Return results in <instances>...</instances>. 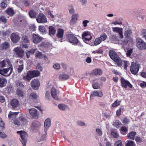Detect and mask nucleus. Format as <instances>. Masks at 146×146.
Listing matches in <instances>:
<instances>
[{"label": "nucleus", "instance_id": "obj_1", "mask_svg": "<svg viewBox=\"0 0 146 146\" xmlns=\"http://www.w3.org/2000/svg\"><path fill=\"white\" fill-rule=\"evenodd\" d=\"M40 74L38 70L29 71L27 75L23 77V79L26 81L29 82L33 78L39 76Z\"/></svg>", "mask_w": 146, "mask_h": 146}, {"label": "nucleus", "instance_id": "obj_2", "mask_svg": "<svg viewBox=\"0 0 146 146\" xmlns=\"http://www.w3.org/2000/svg\"><path fill=\"white\" fill-rule=\"evenodd\" d=\"M109 55L110 58L115 62L119 66L122 65V62L121 58L119 57L117 53L114 51L111 50L109 51Z\"/></svg>", "mask_w": 146, "mask_h": 146}, {"label": "nucleus", "instance_id": "obj_3", "mask_svg": "<svg viewBox=\"0 0 146 146\" xmlns=\"http://www.w3.org/2000/svg\"><path fill=\"white\" fill-rule=\"evenodd\" d=\"M132 30L130 29H126L124 31V35L125 39L124 42L126 44H130L133 42L132 38L131 37Z\"/></svg>", "mask_w": 146, "mask_h": 146}, {"label": "nucleus", "instance_id": "obj_4", "mask_svg": "<svg viewBox=\"0 0 146 146\" xmlns=\"http://www.w3.org/2000/svg\"><path fill=\"white\" fill-rule=\"evenodd\" d=\"M17 133L20 136V141L23 146H26L27 142V138L28 137L27 134L25 131L22 130L17 131Z\"/></svg>", "mask_w": 146, "mask_h": 146}, {"label": "nucleus", "instance_id": "obj_5", "mask_svg": "<svg viewBox=\"0 0 146 146\" xmlns=\"http://www.w3.org/2000/svg\"><path fill=\"white\" fill-rule=\"evenodd\" d=\"M66 40L70 43L76 45L79 42L77 38L74 35L72 34H68L66 36Z\"/></svg>", "mask_w": 146, "mask_h": 146}, {"label": "nucleus", "instance_id": "obj_6", "mask_svg": "<svg viewBox=\"0 0 146 146\" xmlns=\"http://www.w3.org/2000/svg\"><path fill=\"white\" fill-rule=\"evenodd\" d=\"M137 46L139 49H145L146 46V43L140 38L136 39Z\"/></svg>", "mask_w": 146, "mask_h": 146}, {"label": "nucleus", "instance_id": "obj_7", "mask_svg": "<svg viewBox=\"0 0 146 146\" xmlns=\"http://www.w3.org/2000/svg\"><path fill=\"white\" fill-rule=\"evenodd\" d=\"M38 23H44L47 22V18L42 13H40L36 19Z\"/></svg>", "mask_w": 146, "mask_h": 146}, {"label": "nucleus", "instance_id": "obj_8", "mask_svg": "<svg viewBox=\"0 0 146 146\" xmlns=\"http://www.w3.org/2000/svg\"><path fill=\"white\" fill-rule=\"evenodd\" d=\"M43 38L38 34L33 33L32 34V39L33 43L37 44L42 40Z\"/></svg>", "mask_w": 146, "mask_h": 146}, {"label": "nucleus", "instance_id": "obj_9", "mask_svg": "<svg viewBox=\"0 0 146 146\" xmlns=\"http://www.w3.org/2000/svg\"><path fill=\"white\" fill-rule=\"evenodd\" d=\"M139 65L135 62H132L131 63L130 68V70L131 73L134 74H137L139 70Z\"/></svg>", "mask_w": 146, "mask_h": 146}, {"label": "nucleus", "instance_id": "obj_10", "mask_svg": "<svg viewBox=\"0 0 146 146\" xmlns=\"http://www.w3.org/2000/svg\"><path fill=\"white\" fill-rule=\"evenodd\" d=\"M82 38L84 41L86 42L89 41L92 38L90 33L88 31L84 32L82 34Z\"/></svg>", "mask_w": 146, "mask_h": 146}, {"label": "nucleus", "instance_id": "obj_11", "mask_svg": "<svg viewBox=\"0 0 146 146\" xmlns=\"http://www.w3.org/2000/svg\"><path fill=\"white\" fill-rule=\"evenodd\" d=\"M112 28L113 32L117 33L119 34L120 38L122 39L123 38V28L118 27H112Z\"/></svg>", "mask_w": 146, "mask_h": 146}, {"label": "nucleus", "instance_id": "obj_12", "mask_svg": "<svg viewBox=\"0 0 146 146\" xmlns=\"http://www.w3.org/2000/svg\"><path fill=\"white\" fill-rule=\"evenodd\" d=\"M121 82L122 86L125 88H126L127 86L130 88L133 87V86L127 80H125L124 78L121 77Z\"/></svg>", "mask_w": 146, "mask_h": 146}, {"label": "nucleus", "instance_id": "obj_13", "mask_svg": "<svg viewBox=\"0 0 146 146\" xmlns=\"http://www.w3.org/2000/svg\"><path fill=\"white\" fill-rule=\"evenodd\" d=\"M31 86L33 89L36 90L39 88L40 84L38 80H33L31 81Z\"/></svg>", "mask_w": 146, "mask_h": 146}, {"label": "nucleus", "instance_id": "obj_14", "mask_svg": "<svg viewBox=\"0 0 146 146\" xmlns=\"http://www.w3.org/2000/svg\"><path fill=\"white\" fill-rule=\"evenodd\" d=\"M11 39L13 43H16L20 40V37L15 33H13L11 35Z\"/></svg>", "mask_w": 146, "mask_h": 146}, {"label": "nucleus", "instance_id": "obj_15", "mask_svg": "<svg viewBox=\"0 0 146 146\" xmlns=\"http://www.w3.org/2000/svg\"><path fill=\"white\" fill-rule=\"evenodd\" d=\"M51 45L49 43L46 42H43L39 45V46L41 47L45 51H43L44 52L47 51L48 48Z\"/></svg>", "mask_w": 146, "mask_h": 146}, {"label": "nucleus", "instance_id": "obj_16", "mask_svg": "<svg viewBox=\"0 0 146 146\" xmlns=\"http://www.w3.org/2000/svg\"><path fill=\"white\" fill-rule=\"evenodd\" d=\"M30 114L34 119H37L38 118V114L37 110L34 108H31L29 110Z\"/></svg>", "mask_w": 146, "mask_h": 146}, {"label": "nucleus", "instance_id": "obj_17", "mask_svg": "<svg viewBox=\"0 0 146 146\" xmlns=\"http://www.w3.org/2000/svg\"><path fill=\"white\" fill-rule=\"evenodd\" d=\"M19 104V101L16 99H12L10 103V104L12 106L13 109H14L18 107Z\"/></svg>", "mask_w": 146, "mask_h": 146}, {"label": "nucleus", "instance_id": "obj_18", "mask_svg": "<svg viewBox=\"0 0 146 146\" xmlns=\"http://www.w3.org/2000/svg\"><path fill=\"white\" fill-rule=\"evenodd\" d=\"M14 50L18 57H22L24 55V51L23 50L19 49L18 48H15Z\"/></svg>", "mask_w": 146, "mask_h": 146}, {"label": "nucleus", "instance_id": "obj_19", "mask_svg": "<svg viewBox=\"0 0 146 146\" xmlns=\"http://www.w3.org/2000/svg\"><path fill=\"white\" fill-rule=\"evenodd\" d=\"M5 12L10 17L13 16L15 13L13 9L10 7L8 8L5 11Z\"/></svg>", "mask_w": 146, "mask_h": 146}, {"label": "nucleus", "instance_id": "obj_20", "mask_svg": "<svg viewBox=\"0 0 146 146\" xmlns=\"http://www.w3.org/2000/svg\"><path fill=\"white\" fill-rule=\"evenodd\" d=\"M49 35L50 36L54 35L56 33V29L55 27L52 26H50L48 27Z\"/></svg>", "mask_w": 146, "mask_h": 146}, {"label": "nucleus", "instance_id": "obj_21", "mask_svg": "<svg viewBox=\"0 0 146 146\" xmlns=\"http://www.w3.org/2000/svg\"><path fill=\"white\" fill-rule=\"evenodd\" d=\"M10 44L7 42L5 41L1 45L0 47L2 50H6L9 47Z\"/></svg>", "mask_w": 146, "mask_h": 146}, {"label": "nucleus", "instance_id": "obj_22", "mask_svg": "<svg viewBox=\"0 0 146 146\" xmlns=\"http://www.w3.org/2000/svg\"><path fill=\"white\" fill-rule=\"evenodd\" d=\"M7 80L5 78L0 76V87L2 88L6 86Z\"/></svg>", "mask_w": 146, "mask_h": 146}, {"label": "nucleus", "instance_id": "obj_23", "mask_svg": "<svg viewBox=\"0 0 146 146\" xmlns=\"http://www.w3.org/2000/svg\"><path fill=\"white\" fill-rule=\"evenodd\" d=\"M57 32L56 34L57 37L59 38H62L64 33V30L60 28L57 29Z\"/></svg>", "mask_w": 146, "mask_h": 146}, {"label": "nucleus", "instance_id": "obj_24", "mask_svg": "<svg viewBox=\"0 0 146 146\" xmlns=\"http://www.w3.org/2000/svg\"><path fill=\"white\" fill-rule=\"evenodd\" d=\"M51 95L53 98L56 100H58V98L56 94V90L54 88L51 89Z\"/></svg>", "mask_w": 146, "mask_h": 146}, {"label": "nucleus", "instance_id": "obj_25", "mask_svg": "<svg viewBox=\"0 0 146 146\" xmlns=\"http://www.w3.org/2000/svg\"><path fill=\"white\" fill-rule=\"evenodd\" d=\"M59 77V79L63 81L66 80L69 78V76L68 75L64 73L60 74Z\"/></svg>", "mask_w": 146, "mask_h": 146}, {"label": "nucleus", "instance_id": "obj_26", "mask_svg": "<svg viewBox=\"0 0 146 146\" xmlns=\"http://www.w3.org/2000/svg\"><path fill=\"white\" fill-rule=\"evenodd\" d=\"M8 4L7 0H3L0 4V7L1 9H5L7 7Z\"/></svg>", "mask_w": 146, "mask_h": 146}, {"label": "nucleus", "instance_id": "obj_27", "mask_svg": "<svg viewBox=\"0 0 146 146\" xmlns=\"http://www.w3.org/2000/svg\"><path fill=\"white\" fill-rule=\"evenodd\" d=\"M30 17L32 18H35L36 17L37 13L33 10L31 9L29 12Z\"/></svg>", "mask_w": 146, "mask_h": 146}, {"label": "nucleus", "instance_id": "obj_28", "mask_svg": "<svg viewBox=\"0 0 146 146\" xmlns=\"http://www.w3.org/2000/svg\"><path fill=\"white\" fill-rule=\"evenodd\" d=\"M19 120L21 122V125L25 124L27 122V120L25 117L22 115H20L19 117Z\"/></svg>", "mask_w": 146, "mask_h": 146}, {"label": "nucleus", "instance_id": "obj_29", "mask_svg": "<svg viewBox=\"0 0 146 146\" xmlns=\"http://www.w3.org/2000/svg\"><path fill=\"white\" fill-rule=\"evenodd\" d=\"M136 134V133L134 131H131L127 135V137L129 139H130L134 140L135 136Z\"/></svg>", "mask_w": 146, "mask_h": 146}, {"label": "nucleus", "instance_id": "obj_30", "mask_svg": "<svg viewBox=\"0 0 146 146\" xmlns=\"http://www.w3.org/2000/svg\"><path fill=\"white\" fill-rule=\"evenodd\" d=\"M17 95L19 97H23L25 95L24 91L22 90L17 89Z\"/></svg>", "mask_w": 146, "mask_h": 146}, {"label": "nucleus", "instance_id": "obj_31", "mask_svg": "<svg viewBox=\"0 0 146 146\" xmlns=\"http://www.w3.org/2000/svg\"><path fill=\"white\" fill-rule=\"evenodd\" d=\"M78 14H74L72 16V18L70 21L72 23H75L77 20V18L78 17Z\"/></svg>", "mask_w": 146, "mask_h": 146}, {"label": "nucleus", "instance_id": "obj_32", "mask_svg": "<svg viewBox=\"0 0 146 146\" xmlns=\"http://www.w3.org/2000/svg\"><path fill=\"white\" fill-rule=\"evenodd\" d=\"M121 124V122L117 120H115L113 122V126L117 128L119 127Z\"/></svg>", "mask_w": 146, "mask_h": 146}, {"label": "nucleus", "instance_id": "obj_33", "mask_svg": "<svg viewBox=\"0 0 146 146\" xmlns=\"http://www.w3.org/2000/svg\"><path fill=\"white\" fill-rule=\"evenodd\" d=\"M51 125V121L50 119L48 118L46 119L44 123V126L45 128H48Z\"/></svg>", "mask_w": 146, "mask_h": 146}, {"label": "nucleus", "instance_id": "obj_34", "mask_svg": "<svg viewBox=\"0 0 146 146\" xmlns=\"http://www.w3.org/2000/svg\"><path fill=\"white\" fill-rule=\"evenodd\" d=\"M40 125V122L37 121H34L32 123V128H37L39 127Z\"/></svg>", "mask_w": 146, "mask_h": 146}, {"label": "nucleus", "instance_id": "obj_35", "mask_svg": "<svg viewBox=\"0 0 146 146\" xmlns=\"http://www.w3.org/2000/svg\"><path fill=\"white\" fill-rule=\"evenodd\" d=\"M6 62L7 63V64H8L9 66V67L10 68H11L10 72L9 74L7 76H9V75H10L12 73L13 68L12 64L11 63L10 60L9 59L7 60H6Z\"/></svg>", "mask_w": 146, "mask_h": 146}, {"label": "nucleus", "instance_id": "obj_36", "mask_svg": "<svg viewBox=\"0 0 146 146\" xmlns=\"http://www.w3.org/2000/svg\"><path fill=\"white\" fill-rule=\"evenodd\" d=\"M100 70H99L98 69H96L92 71V76H96L98 75H100Z\"/></svg>", "mask_w": 146, "mask_h": 146}, {"label": "nucleus", "instance_id": "obj_37", "mask_svg": "<svg viewBox=\"0 0 146 146\" xmlns=\"http://www.w3.org/2000/svg\"><path fill=\"white\" fill-rule=\"evenodd\" d=\"M121 133L123 135H125L127 132L128 129L125 126L121 127L120 129Z\"/></svg>", "mask_w": 146, "mask_h": 146}, {"label": "nucleus", "instance_id": "obj_38", "mask_svg": "<svg viewBox=\"0 0 146 146\" xmlns=\"http://www.w3.org/2000/svg\"><path fill=\"white\" fill-rule=\"evenodd\" d=\"M19 113V112H12L10 111L9 113L8 117L10 119L13 118L15 117L16 115H18Z\"/></svg>", "mask_w": 146, "mask_h": 146}, {"label": "nucleus", "instance_id": "obj_39", "mask_svg": "<svg viewBox=\"0 0 146 146\" xmlns=\"http://www.w3.org/2000/svg\"><path fill=\"white\" fill-rule=\"evenodd\" d=\"M100 93L96 91L92 92L90 95V97H94L95 96L100 97Z\"/></svg>", "mask_w": 146, "mask_h": 146}, {"label": "nucleus", "instance_id": "obj_40", "mask_svg": "<svg viewBox=\"0 0 146 146\" xmlns=\"http://www.w3.org/2000/svg\"><path fill=\"white\" fill-rule=\"evenodd\" d=\"M58 107L59 108L62 110H65L67 107V105H64L63 104H59L58 105Z\"/></svg>", "mask_w": 146, "mask_h": 146}, {"label": "nucleus", "instance_id": "obj_41", "mask_svg": "<svg viewBox=\"0 0 146 146\" xmlns=\"http://www.w3.org/2000/svg\"><path fill=\"white\" fill-rule=\"evenodd\" d=\"M10 70H11V68L9 67L6 68H3L2 70H0V74L3 75V73L7 74Z\"/></svg>", "mask_w": 146, "mask_h": 146}, {"label": "nucleus", "instance_id": "obj_42", "mask_svg": "<svg viewBox=\"0 0 146 146\" xmlns=\"http://www.w3.org/2000/svg\"><path fill=\"white\" fill-rule=\"evenodd\" d=\"M114 146H124V145L123 144L122 141L121 140H119L115 143Z\"/></svg>", "mask_w": 146, "mask_h": 146}, {"label": "nucleus", "instance_id": "obj_43", "mask_svg": "<svg viewBox=\"0 0 146 146\" xmlns=\"http://www.w3.org/2000/svg\"><path fill=\"white\" fill-rule=\"evenodd\" d=\"M22 39L23 42L24 43H29V40L28 36L26 35L22 36Z\"/></svg>", "mask_w": 146, "mask_h": 146}, {"label": "nucleus", "instance_id": "obj_44", "mask_svg": "<svg viewBox=\"0 0 146 146\" xmlns=\"http://www.w3.org/2000/svg\"><path fill=\"white\" fill-rule=\"evenodd\" d=\"M5 128V123L2 120V119L0 117V128L2 131Z\"/></svg>", "mask_w": 146, "mask_h": 146}, {"label": "nucleus", "instance_id": "obj_45", "mask_svg": "<svg viewBox=\"0 0 146 146\" xmlns=\"http://www.w3.org/2000/svg\"><path fill=\"white\" fill-rule=\"evenodd\" d=\"M111 24L114 25H120L122 24V23L120 20H118L112 22Z\"/></svg>", "mask_w": 146, "mask_h": 146}, {"label": "nucleus", "instance_id": "obj_46", "mask_svg": "<svg viewBox=\"0 0 146 146\" xmlns=\"http://www.w3.org/2000/svg\"><path fill=\"white\" fill-rule=\"evenodd\" d=\"M111 135L114 138H116L118 136V134L117 133L116 130L113 129L111 132Z\"/></svg>", "mask_w": 146, "mask_h": 146}, {"label": "nucleus", "instance_id": "obj_47", "mask_svg": "<svg viewBox=\"0 0 146 146\" xmlns=\"http://www.w3.org/2000/svg\"><path fill=\"white\" fill-rule=\"evenodd\" d=\"M135 143L132 141L128 140L127 141L126 146H135Z\"/></svg>", "mask_w": 146, "mask_h": 146}, {"label": "nucleus", "instance_id": "obj_48", "mask_svg": "<svg viewBox=\"0 0 146 146\" xmlns=\"http://www.w3.org/2000/svg\"><path fill=\"white\" fill-rule=\"evenodd\" d=\"M39 30L42 33H44L46 32V29L44 26H39Z\"/></svg>", "mask_w": 146, "mask_h": 146}, {"label": "nucleus", "instance_id": "obj_49", "mask_svg": "<svg viewBox=\"0 0 146 146\" xmlns=\"http://www.w3.org/2000/svg\"><path fill=\"white\" fill-rule=\"evenodd\" d=\"M29 98L31 99H37V96L35 93H32L30 94Z\"/></svg>", "mask_w": 146, "mask_h": 146}, {"label": "nucleus", "instance_id": "obj_50", "mask_svg": "<svg viewBox=\"0 0 146 146\" xmlns=\"http://www.w3.org/2000/svg\"><path fill=\"white\" fill-rule=\"evenodd\" d=\"M0 21L3 23L5 24L7 23V19L4 16H1L0 17Z\"/></svg>", "mask_w": 146, "mask_h": 146}, {"label": "nucleus", "instance_id": "obj_51", "mask_svg": "<svg viewBox=\"0 0 146 146\" xmlns=\"http://www.w3.org/2000/svg\"><path fill=\"white\" fill-rule=\"evenodd\" d=\"M137 19L139 20L140 21H142L144 18V16L143 15L140 14H137L136 16Z\"/></svg>", "mask_w": 146, "mask_h": 146}, {"label": "nucleus", "instance_id": "obj_52", "mask_svg": "<svg viewBox=\"0 0 146 146\" xmlns=\"http://www.w3.org/2000/svg\"><path fill=\"white\" fill-rule=\"evenodd\" d=\"M17 69L18 72L20 73L23 69V64L19 65L18 68H17Z\"/></svg>", "mask_w": 146, "mask_h": 146}, {"label": "nucleus", "instance_id": "obj_53", "mask_svg": "<svg viewBox=\"0 0 146 146\" xmlns=\"http://www.w3.org/2000/svg\"><path fill=\"white\" fill-rule=\"evenodd\" d=\"M92 87L94 89H98L100 87V85L98 83H94L92 84Z\"/></svg>", "mask_w": 146, "mask_h": 146}, {"label": "nucleus", "instance_id": "obj_54", "mask_svg": "<svg viewBox=\"0 0 146 146\" xmlns=\"http://www.w3.org/2000/svg\"><path fill=\"white\" fill-rule=\"evenodd\" d=\"M100 43V37L96 38L94 42V44L97 45Z\"/></svg>", "mask_w": 146, "mask_h": 146}, {"label": "nucleus", "instance_id": "obj_55", "mask_svg": "<svg viewBox=\"0 0 146 146\" xmlns=\"http://www.w3.org/2000/svg\"><path fill=\"white\" fill-rule=\"evenodd\" d=\"M120 101L119 100H116L112 104V107H115L117 106L120 104Z\"/></svg>", "mask_w": 146, "mask_h": 146}, {"label": "nucleus", "instance_id": "obj_56", "mask_svg": "<svg viewBox=\"0 0 146 146\" xmlns=\"http://www.w3.org/2000/svg\"><path fill=\"white\" fill-rule=\"evenodd\" d=\"M123 110V108H120L116 111V115L117 116H119L121 115V112Z\"/></svg>", "mask_w": 146, "mask_h": 146}, {"label": "nucleus", "instance_id": "obj_57", "mask_svg": "<svg viewBox=\"0 0 146 146\" xmlns=\"http://www.w3.org/2000/svg\"><path fill=\"white\" fill-rule=\"evenodd\" d=\"M13 123L14 124L17 125H21V124L20 121L19 120V119H15L14 120Z\"/></svg>", "mask_w": 146, "mask_h": 146}, {"label": "nucleus", "instance_id": "obj_58", "mask_svg": "<svg viewBox=\"0 0 146 146\" xmlns=\"http://www.w3.org/2000/svg\"><path fill=\"white\" fill-rule=\"evenodd\" d=\"M7 135L4 132H2L0 131V137L2 138H4L6 137Z\"/></svg>", "mask_w": 146, "mask_h": 146}, {"label": "nucleus", "instance_id": "obj_59", "mask_svg": "<svg viewBox=\"0 0 146 146\" xmlns=\"http://www.w3.org/2000/svg\"><path fill=\"white\" fill-rule=\"evenodd\" d=\"M44 55H42L40 52H39L37 53H36L35 56L39 58H42V56L43 57Z\"/></svg>", "mask_w": 146, "mask_h": 146}, {"label": "nucleus", "instance_id": "obj_60", "mask_svg": "<svg viewBox=\"0 0 146 146\" xmlns=\"http://www.w3.org/2000/svg\"><path fill=\"white\" fill-rule=\"evenodd\" d=\"M107 37V36L105 33H103L101 35V41L105 40Z\"/></svg>", "mask_w": 146, "mask_h": 146}, {"label": "nucleus", "instance_id": "obj_61", "mask_svg": "<svg viewBox=\"0 0 146 146\" xmlns=\"http://www.w3.org/2000/svg\"><path fill=\"white\" fill-rule=\"evenodd\" d=\"M11 34V33L9 30H7L5 31H4L2 33V34L3 35L9 36Z\"/></svg>", "mask_w": 146, "mask_h": 146}, {"label": "nucleus", "instance_id": "obj_62", "mask_svg": "<svg viewBox=\"0 0 146 146\" xmlns=\"http://www.w3.org/2000/svg\"><path fill=\"white\" fill-rule=\"evenodd\" d=\"M140 86L143 88L146 87V82L143 81L140 84Z\"/></svg>", "mask_w": 146, "mask_h": 146}, {"label": "nucleus", "instance_id": "obj_63", "mask_svg": "<svg viewBox=\"0 0 146 146\" xmlns=\"http://www.w3.org/2000/svg\"><path fill=\"white\" fill-rule=\"evenodd\" d=\"M16 84L17 86L22 88H23L24 87V86L23 84L21 82L18 81L17 82Z\"/></svg>", "mask_w": 146, "mask_h": 146}, {"label": "nucleus", "instance_id": "obj_64", "mask_svg": "<svg viewBox=\"0 0 146 146\" xmlns=\"http://www.w3.org/2000/svg\"><path fill=\"white\" fill-rule=\"evenodd\" d=\"M132 52V49H130L127 50V52L126 53V54L127 56H129L131 55V54Z\"/></svg>", "mask_w": 146, "mask_h": 146}]
</instances>
